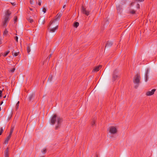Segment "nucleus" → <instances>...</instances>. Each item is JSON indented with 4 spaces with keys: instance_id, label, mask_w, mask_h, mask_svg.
Returning a JSON list of instances; mask_svg holds the SVG:
<instances>
[{
    "instance_id": "f257e3e1",
    "label": "nucleus",
    "mask_w": 157,
    "mask_h": 157,
    "mask_svg": "<svg viewBox=\"0 0 157 157\" xmlns=\"http://www.w3.org/2000/svg\"><path fill=\"white\" fill-rule=\"evenodd\" d=\"M62 122V119L56 114L54 115L51 121V123L52 124H55L56 129H57L60 127Z\"/></svg>"
},
{
    "instance_id": "f03ea898",
    "label": "nucleus",
    "mask_w": 157,
    "mask_h": 157,
    "mask_svg": "<svg viewBox=\"0 0 157 157\" xmlns=\"http://www.w3.org/2000/svg\"><path fill=\"white\" fill-rule=\"evenodd\" d=\"M59 24H56V23H53V22L51 21L48 25V29L50 32H54L58 29Z\"/></svg>"
},
{
    "instance_id": "7ed1b4c3",
    "label": "nucleus",
    "mask_w": 157,
    "mask_h": 157,
    "mask_svg": "<svg viewBox=\"0 0 157 157\" xmlns=\"http://www.w3.org/2000/svg\"><path fill=\"white\" fill-rule=\"evenodd\" d=\"M140 75L137 74L134 77L133 79V82L134 83L136 84L135 87L136 88L140 83Z\"/></svg>"
},
{
    "instance_id": "20e7f679",
    "label": "nucleus",
    "mask_w": 157,
    "mask_h": 157,
    "mask_svg": "<svg viewBox=\"0 0 157 157\" xmlns=\"http://www.w3.org/2000/svg\"><path fill=\"white\" fill-rule=\"evenodd\" d=\"M109 132L111 134H115L117 132V128L116 126H111L109 127L108 129Z\"/></svg>"
},
{
    "instance_id": "39448f33",
    "label": "nucleus",
    "mask_w": 157,
    "mask_h": 157,
    "mask_svg": "<svg viewBox=\"0 0 157 157\" xmlns=\"http://www.w3.org/2000/svg\"><path fill=\"white\" fill-rule=\"evenodd\" d=\"M61 16L62 14L61 13H58L56 15L55 19L52 21L53 22V23H56V24H59V21Z\"/></svg>"
},
{
    "instance_id": "423d86ee",
    "label": "nucleus",
    "mask_w": 157,
    "mask_h": 157,
    "mask_svg": "<svg viewBox=\"0 0 157 157\" xmlns=\"http://www.w3.org/2000/svg\"><path fill=\"white\" fill-rule=\"evenodd\" d=\"M155 91V89H153L151 91H149L147 92L146 93V95L147 96H150L154 94V92Z\"/></svg>"
},
{
    "instance_id": "0eeeda50",
    "label": "nucleus",
    "mask_w": 157,
    "mask_h": 157,
    "mask_svg": "<svg viewBox=\"0 0 157 157\" xmlns=\"http://www.w3.org/2000/svg\"><path fill=\"white\" fill-rule=\"evenodd\" d=\"M9 17L8 16H5L4 21L3 24V26L6 27L7 26L6 23L9 21Z\"/></svg>"
},
{
    "instance_id": "6e6552de",
    "label": "nucleus",
    "mask_w": 157,
    "mask_h": 157,
    "mask_svg": "<svg viewBox=\"0 0 157 157\" xmlns=\"http://www.w3.org/2000/svg\"><path fill=\"white\" fill-rule=\"evenodd\" d=\"M81 11L83 13L85 14L87 16H88L89 14V12L87 11L86 9L84 8L83 6L82 7Z\"/></svg>"
},
{
    "instance_id": "1a4fd4ad",
    "label": "nucleus",
    "mask_w": 157,
    "mask_h": 157,
    "mask_svg": "<svg viewBox=\"0 0 157 157\" xmlns=\"http://www.w3.org/2000/svg\"><path fill=\"white\" fill-rule=\"evenodd\" d=\"M149 70L148 68H147L146 70V72L145 73V81L147 82V79L148 77V74L149 73Z\"/></svg>"
},
{
    "instance_id": "9d476101",
    "label": "nucleus",
    "mask_w": 157,
    "mask_h": 157,
    "mask_svg": "<svg viewBox=\"0 0 157 157\" xmlns=\"http://www.w3.org/2000/svg\"><path fill=\"white\" fill-rule=\"evenodd\" d=\"M5 157H9V150L8 148L7 149L4 151Z\"/></svg>"
},
{
    "instance_id": "9b49d317",
    "label": "nucleus",
    "mask_w": 157,
    "mask_h": 157,
    "mask_svg": "<svg viewBox=\"0 0 157 157\" xmlns=\"http://www.w3.org/2000/svg\"><path fill=\"white\" fill-rule=\"evenodd\" d=\"M136 4V8L137 9H139L140 8V5L139 4L136 3L135 2H133L131 3L130 5V8L133 5Z\"/></svg>"
},
{
    "instance_id": "f8f14e48",
    "label": "nucleus",
    "mask_w": 157,
    "mask_h": 157,
    "mask_svg": "<svg viewBox=\"0 0 157 157\" xmlns=\"http://www.w3.org/2000/svg\"><path fill=\"white\" fill-rule=\"evenodd\" d=\"M101 67V66H97V67H95L93 70V71H98L99 70V68Z\"/></svg>"
},
{
    "instance_id": "ddd939ff",
    "label": "nucleus",
    "mask_w": 157,
    "mask_h": 157,
    "mask_svg": "<svg viewBox=\"0 0 157 157\" xmlns=\"http://www.w3.org/2000/svg\"><path fill=\"white\" fill-rule=\"evenodd\" d=\"M117 77L118 75L114 72L113 75V80H115Z\"/></svg>"
},
{
    "instance_id": "4468645a",
    "label": "nucleus",
    "mask_w": 157,
    "mask_h": 157,
    "mask_svg": "<svg viewBox=\"0 0 157 157\" xmlns=\"http://www.w3.org/2000/svg\"><path fill=\"white\" fill-rule=\"evenodd\" d=\"M8 32L6 29L3 32V35L4 36H6L8 33Z\"/></svg>"
},
{
    "instance_id": "2eb2a0df",
    "label": "nucleus",
    "mask_w": 157,
    "mask_h": 157,
    "mask_svg": "<svg viewBox=\"0 0 157 157\" xmlns=\"http://www.w3.org/2000/svg\"><path fill=\"white\" fill-rule=\"evenodd\" d=\"M14 128V126H11L9 134L12 135V134Z\"/></svg>"
},
{
    "instance_id": "dca6fc26",
    "label": "nucleus",
    "mask_w": 157,
    "mask_h": 157,
    "mask_svg": "<svg viewBox=\"0 0 157 157\" xmlns=\"http://www.w3.org/2000/svg\"><path fill=\"white\" fill-rule=\"evenodd\" d=\"M34 97V95L33 94H31L29 95V101H31L32 98Z\"/></svg>"
},
{
    "instance_id": "f3484780",
    "label": "nucleus",
    "mask_w": 157,
    "mask_h": 157,
    "mask_svg": "<svg viewBox=\"0 0 157 157\" xmlns=\"http://www.w3.org/2000/svg\"><path fill=\"white\" fill-rule=\"evenodd\" d=\"M11 13L9 10H7L6 13V16H8L9 17V16L10 15Z\"/></svg>"
},
{
    "instance_id": "a211bd4d",
    "label": "nucleus",
    "mask_w": 157,
    "mask_h": 157,
    "mask_svg": "<svg viewBox=\"0 0 157 157\" xmlns=\"http://www.w3.org/2000/svg\"><path fill=\"white\" fill-rule=\"evenodd\" d=\"M19 101H18L16 104L15 108L16 110H17L18 108L19 105Z\"/></svg>"
},
{
    "instance_id": "6ab92c4d",
    "label": "nucleus",
    "mask_w": 157,
    "mask_h": 157,
    "mask_svg": "<svg viewBox=\"0 0 157 157\" xmlns=\"http://www.w3.org/2000/svg\"><path fill=\"white\" fill-rule=\"evenodd\" d=\"M79 24L78 22H75L74 23V26L76 28H77L79 25Z\"/></svg>"
},
{
    "instance_id": "aec40b11",
    "label": "nucleus",
    "mask_w": 157,
    "mask_h": 157,
    "mask_svg": "<svg viewBox=\"0 0 157 157\" xmlns=\"http://www.w3.org/2000/svg\"><path fill=\"white\" fill-rule=\"evenodd\" d=\"M19 52H13L12 54L13 56H16L19 54Z\"/></svg>"
},
{
    "instance_id": "412c9836",
    "label": "nucleus",
    "mask_w": 157,
    "mask_h": 157,
    "mask_svg": "<svg viewBox=\"0 0 157 157\" xmlns=\"http://www.w3.org/2000/svg\"><path fill=\"white\" fill-rule=\"evenodd\" d=\"M112 45V43L111 42H108L107 44H106V46H111Z\"/></svg>"
},
{
    "instance_id": "4be33fe9",
    "label": "nucleus",
    "mask_w": 157,
    "mask_h": 157,
    "mask_svg": "<svg viewBox=\"0 0 157 157\" xmlns=\"http://www.w3.org/2000/svg\"><path fill=\"white\" fill-rule=\"evenodd\" d=\"M15 70V68L14 67L12 69H11V70H9V71L12 73H13L14 71Z\"/></svg>"
},
{
    "instance_id": "5701e85b",
    "label": "nucleus",
    "mask_w": 157,
    "mask_h": 157,
    "mask_svg": "<svg viewBox=\"0 0 157 157\" xmlns=\"http://www.w3.org/2000/svg\"><path fill=\"white\" fill-rule=\"evenodd\" d=\"M27 52L28 53H29L30 52V50H31L30 49V48L29 46L27 47Z\"/></svg>"
},
{
    "instance_id": "b1692460",
    "label": "nucleus",
    "mask_w": 157,
    "mask_h": 157,
    "mask_svg": "<svg viewBox=\"0 0 157 157\" xmlns=\"http://www.w3.org/2000/svg\"><path fill=\"white\" fill-rule=\"evenodd\" d=\"M3 132V129L2 127H1L0 129V135H1L2 133Z\"/></svg>"
},
{
    "instance_id": "393cba45",
    "label": "nucleus",
    "mask_w": 157,
    "mask_h": 157,
    "mask_svg": "<svg viewBox=\"0 0 157 157\" xmlns=\"http://www.w3.org/2000/svg\"><path fill=\"white\" fill-rule=\"evenodd\" d=\"M28 20L31 23H32L33 22V19L31 18H29Z\"/></svg>"
},
{
    "instance_id": "a878e982",
    "label": "nucleus",
    "mask_w": 157,
    "mask_h": 157,
    "mask_svg": "<svg viewBox=\"0 0 157 157\" xmlns=\"http://www.w3.org/2000/svg\"><path fill=\"white\" fill-rule=\"evenodd\" d=\"M9 51L6 52L3 55V56L4 57L6 56L9 53Z\"/></svg>"
},
{
    "instance_id": "bb28decb",
    "label": "nucleus",
    "mask_w": 157,
    "mask_h": 157,
    "mask_svg": "<svg viewBox=\"0 0 157 157\" xmlns=\"http://www.w3.org/2000/svg\"><path fill=\"white\" fill-rule=\"evenodd\" d=\"M52 76L51 75H50L49 76V78H48V80H50V81H52Z\"/></svg>"
},
{
    "instance_id": "cd10ccee",
    "label": "nucleus",
    "mask_w": 157,
    "mask_h": 157,
    "mask_svg": "<svg viewBox=\"0 0 157 157\" xmlns=\"http://www.w3.org/2000/svg\"><path fill=\"white\" fill-rule=\"evenodd\" d=\"M42 153L44 154L46 152V148H43V150L42 151Z\"/></svg>"
},
{
    "instance_id": "c85d7f7f",
    "label": "nucleus",
    "mask_w": 157,
    "mask_h": 157,
    "mask_svg": "<svg viewBox=\"0 0 157 157\" xmlns=\"http://www.w3.org/2000/svg\"><path fill=\"white\" fill-rule=\"evenodd\" d=\"M135 1H136L137 2H141L144 1V0H135Z\"/></svg>"
},
{
    "instance_id": "c756f323",
    "label": "nucleus",
    "mask_w": 157,
    "mask_h": 157,
    "mask_svg": "<svg viewBox=\"0 0 157 157\" xmlns=\"http://www.w3.org/2000/svg\"><path fill=\"white\" fill-rule=\"evenodd\" d=\"M135 13V11L134 10H132L130 11V13L132 14H134Z\"/></svg>"
},
{
    "instance_id": "7c9ffc66",
    "label": "nucleus",
    "mask_w": 157,
    "mask_h": 157,
    "mask_svg": "<svg viewBox=\"0 0 157 157\" xmlns=\"http://www.w3.org/2000/svg\"><path fill=\"white\" fill-rule=\"evenodd\" d=\"M95 121L94 120L93 121L91 122V125L92 126L94 125L95 124Z\"/></svg>"
},
{
    "instance_id": "2f4dec72",
    "label": "nucleus",
    "mask_w": 157,
    "mask_h": 157,
    "mask_svg": "<svg viewBox=\"0 0 157 157\" xmlns=\"http://www.w3.org/2000/svg\"><path fill=\"white\" fill-rule=\"evenodd\" d=\"M30 3L31 4L33 5V0H30Z\"/></svg>"
},
{
    "instance_id": "473e14b6",
    "label": "nucleus",
    "mask_w": 157,
    "mask_h": 157,
    "mask_svg": "<svg viewBox=\"0 0 157 157\" xmlns=\"http://www.w3.org/2000/svg\"><path fill=\"white\" fill-rule=\"evenodd\" d=\"M43 11L44 12V13H45L46 12V10L45 8H43Z\"/></svg>"
},
{
    "instance_id": "72a5a7b5",
    "label": "nucleus",
    "mask_w": 157,
    "mask_h": 157,
    "mask_svg": "<svg viewBox=\"0 0 157 157\" xmlns=\"http://www.w3.org/2000/svg\"><path fill=\"white\" fill-rule=\"evenodd\" d=\"M14 39L17 42H18V37L17 36H15L14 38Z\"/></svg>"
},
{
    "instance_id": "f704fd0d",
    "label": "nucleus",
    "mask_w": 157,
    "mask_h": 157,
    "mask_svg": "<svg viewBox=\"0 0 157 157\" xmlns=\"http://www.w3.org/2000/svg\"><path fill=\"white\" fill-rule=\"evenodd\" d=\"M11 135L9 134V136L7 137V138L8 139V140H9L10 139V138H11Z\"/></svg>"
},
{
    "instance_id": "c9c22d12",
    "label": "nucleus",
    "mask_w": 157,
    "mask_h": 157,
    "mask_svg": "<svg viewBox=\"0 0 157 157\" xmlns=\"http://www.w3.org/2000/svg\"><path fill=\"white\" fill-rule=\"evenodd\" d=\"M9 140H8V139L6 138L5 142V144H7L8 142V141Z\"/></svg>"
},
{
    "instance_id": "e433bc0d",
    "label": "nucleus",
    "mask_w": 157,
    "mask_h": 157,
    "mask_svg": "<svg viewBox=\"0 0 157 157\" xmlns=\"http://www.w3.org/2000/svg\"><path fill=\"white\" fill-rule=\"evenodd\" d=\"M17 21V18L16 17L14 20V22H16Z\"/></svg>"
},
{
    "instance_id": "4c0bfd02",
    "label": "nucleus",
    "mask_w": 157,
    "mask_h": 157,
    "mask_svg": "<svg viewBox=\"0 0 157 157\" xmlns=\"http://www.w3.org/2000/svg\"><path fill=\"white\" fill-rule=\"evenodd\" d=\"M2 91L0 90V97H2Z\"/></svg>"
},
{
    "instance_id": "58836bf2",
    "label": "nucleus",
    "mask_w": 157,
    "mask_h": 157,
    "mask_svg": "<svg viewBox=\"0 0 157 157\" xmlns=\"http://www.w3.org/2000/svg\"><path fill=\"white\" fill-rule=\"evenodd\" d=\"M44 22H45L44 19L43 20L42 22V24H44Z\"/></svg>"
},
{
    "instance_id": "ea45409f",
    "label": "nucleus",
    "mask_w": 157,
    "mask_h": 157,
    "mask_svg": "<svg viewBox=\"0 0 157 157\" xmlns=\"http://www.w3.org/2000/svg\"><path fill=\"white\" fill-rule=\"evenodd\" d=\"M117 10H120V8L119 7H118L117 6Z\"/></svg>"
},
{
    "instance_id": "a19ab883",
    "label": "nucleus",
    "mask_w": 157,
    "mask_h": 157,
    "mask_svg": "<svg viewBox=\"0 0 157 157\" xmlns=\"http://www.w3.org/2000/svg\"><path fill=\"white\" fill-rule=\"evenodd\" d=\"M11 4L13 6H15V3L14 2L11 3Z\"/></svg>"
},
{
    "instance_id": "79ce46f5",
    "label": "nucleus",
    "mask_w": 157,
    "mask_h": 157,
    "mask_svg": "<svg viewBox=\"0 0 157 157\" xmlns=\"http://www.w3.org/2000/svg\"><path fill=\"white\" fill-rule=\"evenodd\" d=\"M38 4L39 6H40L41 5V2H39Z\"/></svg>"
},
{
    "instance_id": "37998d69",
    "label": "nucleus",
    "mask_w": 157,
    "mask_h": 157,
    "mask_svg": "<svg viewBox=\"0 0 157 157\" xmlns=\"http://www.w3.org/2000/svg\"><path fill=\"white\" fill-rule=\"evenodd\" d=\"M55 25L56 24H54L53 25H52L53 26V27H55Z\"/></svg>"
},
{
    "instance_id": "c03bdc74",
    "label": "nucleus",
    "mask_w": 157,
    "mask_h": 157,
    "mask_svg": "<svg viewBox=\"0 0 157 157\" xmlns=\"http://www.w3.org/2000/svg\"><path fill=\"white\" fill-rule=\"evenodd\" d=\"M66 7V5H64L63 6V8H65Z\"/></svg>"
},
{
    "instance_id": "a18cd8bd",
    "label": "nucleus",
    "mask_w": 157,
    "mask_h": 157,
    "mask_svg": "<svg viewBox=\"0 0 157 157\" xmlns=\"http://www.w3.org/2000/svg\"><path fill=\"white\" fill-rule=\"evenodd\" d=\"M2 41L1 40H0V44H2Z\"/></svg>"
},
{
    "instance_id": "49530a36",
    "label": "nucleus",
    "mask_w": 157,
    "mask_h": 157,
    "mask_svg": "<svg viewBox=\"0 0 157 157\" xmlns=\"http://www.w3.org/2000/svg\"><path fill=\"white\" fill-rule=\"evenodd\" d=\"M52 55V54H51L50 55V57H49V58Z\"/></svg>"
},
{
    "instance_id": "de8ad7c7",
    "label": "nucleus",
    "mask_w": 157,
    "mask_h": 157,
    "mask_svg": "<svg viewBox=\"0 0 157 157\" xmlns=\"http://www.w3.org/2000/svg\"><path fill=\"white\" fill-rule=\"evenodd\" d=\"M3 103V101H2L1 102V105H2V104Z\"/></svg>"
},
{
    "instance_id": "09e8293b",
    "label": "nucleus",
    "mask_w": 157,
    "mask_h": 157,
    "mask_svg": "<svg viewBox=\"0 0 157 157\" xmlns=\"http://www.w3.org/2000/svg\"><path fill=\"white\" fill-rule=\"evenodd\" d=\"M29 9H30V10H33L32 9V8H29Z\"/></svg>"
},
{
    "instance_id": "8fccbe9b",
    "label": "nucleus",
    "mask_w": 157,
    "mask_h": 157,
    "mask_svg": "<svg viewBox=\"0 0 157 157\" xmlns=\"http://www.w3.org/2000/svg\"><path fill=\"white\" fill-rule=\"evenodd\" d=\"M6 95L4 97V98H5L6 97Z\"/></svg>"
},
{
    "instance_id": "3c124183",
    "label": "nucleus",
    "mask_w": 157,
    "mask_h": 157,
    "mask_svg": "<svg viewBox=\"0 0 157 157\" xmlns=\"http://www.w3.org/2000/svg\"><path fill=\"white\" fill-rule=\"evenodd\" d=\"M1 108L0 107V111L1 110Z\"/></svg>"
},
{
    "instance_id": "603ef678",
    "label": "nucleus",
    "mask_w": 157,
    "mask_h": 157,
    "mask_svg": "<svg viewBox=\"0 0 157 157\" xmlns=\"http://www.w3.org/2000/svg\"><path fill=\"white\" fill-rule=\"evenodd\" d=\"M1 55H0V57H1Z\"/></svg>"
}]
</instances>
